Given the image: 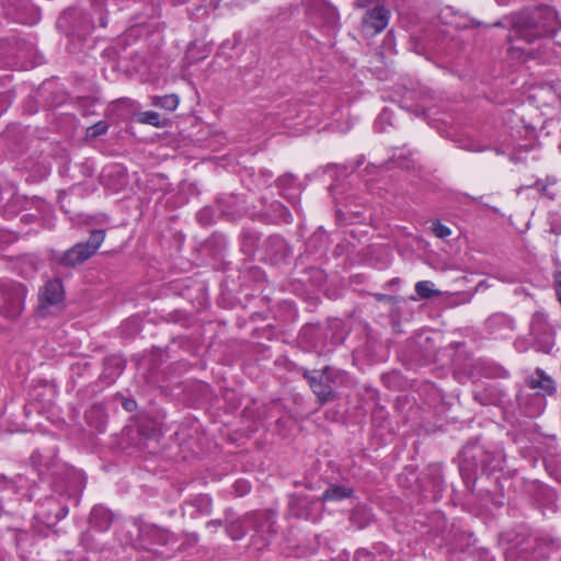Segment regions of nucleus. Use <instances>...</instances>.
Listing matches in <instances>:
<instances>
[{
	"mask_svg": "<svg viewBox=\"0 0 561 561\" xmlns=\"http://www.w3.org/2000/svg\"><path fill=\"white\" fill-rule=\"evenodd\" d=\"M482 462V474L491 476L497 470H502L504 462V454L502 449L497 447L484 446V455L481 460Z\"/></svg>",
	"mask_w": 561,
	"mask_h": 561,
	"instance_id": "28",
	"label": "nucleus"
},
{
	"mask_svg": "<svg viewBox=\"0 0 561 561\" xmlns=\"http://www.w3.org/2000/svg\"><path fill=\"white\" fill-rule=\"evenodd\" d=\"M260 220L268 225L290 224L293 216L289 209L279 201L263 202Z\"/></svg>",
	"mask_w": 561,
	"mask_h": 561,
	"instance_id": "21",
	"label": "nucleus"
},
{
	"mask_svg": "<svg viewBox=\"0 0 561 561\" xmlns=\"http://www.w3.org/2000/svg\"><path fill=\"white\" fill-rule=\"evenodd\" d=\"M220 213L225 216H229L234 218L238 214V210L231 207L230 205L226 208L225 203L222 201L219 202Z\"/></svg>",
	"mask_w": 561,
	"mask_h": 561,
	"instance_id": "53",
	"label": "nucleus"
},
{
	"mask_svg": "<svg viewBox=\"0 0 561 561\" xmlns=\"http://www.w3.org/2000/svg\"><path fill=\"white\" fill-rule=\"evenodd\" d=\"M259 176L262 179L264 185H268L273 178V173L268 170L263 169L259 171Z\"/></svg>",
	"mask_w": 561,
	"mask_h": 561,
	"instance_id": "56",
	"label": "nucleus"
},
{
	"mask_svg": "<svg viewBox=\"0 0 561 561\" xmlns=\"http://www.w3.org/2000/svg\"><path fill=\"white\" fill-rule=\"evenodd\" d=\"M275 365L279 368H283L289 373H295L301 375L304 378V370H309L306 367L299 366L296 362L291 360L289 357L282 355L277 357L275 360Z\"/></svg>",
	"mask_w": 561,
	"mask_h": 561,
	"instance_id": "40",
	"label": "nucleus"
},
{
	"mask_svg": "<svg viewBox=\"0 0 561 561\" xmlns=\"http://www.w3.org/2000/svg\"><path fill=\"white\" fill-rule=\"evenodd\" d=\"M385 387L394 391H402L408 387V379L399 370L383 373L380 377Z\"/></svg>",
	"mask_w": 561,
	"mask_h": 561,
	"instance_id": "32",
	"label": "nucleus"
},
{
	"mask_svg": "<svg viewBox=\"0 0 561 561\" xmlns=\"http://www.w3.org/2000/svg\"><path fill=\"white\" fill-rule=\"evenodd\" d=\"M233 486L238 496H243L248 494L251 490L250 483L245 480L236 481Z\"/></svg>",
	"mask_w": 561,
	"mask_h": 561,
	"instance_id": "50",
	"label": "nucleus"
},
{
	"mask_svg": "<svg viewBox=\"0 0 561 561\" xmlns=\"http://www.w3.org/2000/svg\"><path fill=\"white\" fill-rule=\"evenodd\" d=\"M530 347L538 353L550 354L556 344V331L547 313L536 311L529 324Z\"/></svg>",
	"mask_w": 561,
	"mask_h": 561,
	"instance_id": "10",
	"label": "nucleus"
},
{
	"mask_svg": "<svg viewBox=\"0 0 561 561\" xmlns=\"http://www.w3.org/2000/svg\"><path fill=\"white\" fill-rule=\"evenodd\" d=\"M198 542V535L196 533L185 534V539L183 545H187L188 547H194Z\"/></svg>",
	"mask_w": 561,
	"mask_h": 561,
	"instance_id": "55",
	"label": "nucleus"
},
{
	"mask_svg": "<svg viewBox=\"0 0 561 561\" xmlns=\"http://www.w3.org/2000/svg\"><path fill=\"white\" fill-rule=\"evenodd\" d=\"M409 403H410V400H409L408 396H401V397L397 398L394 407L398 410H400L402 405L409 404Z\"/></svg>",
	"mask_w": 561,
	"mask_h": 561,
	"instance_id": "58",
	"label": "nucleus"
},
{
	"mask_svg": "<svg viewBox=\"0 0 561 561\" xmlns=\"http://www.w3.org/2000/svg\"><path fill=\"white\" fill-rule=\"evenodd\" d=\"M227 514H229V511L225 512L224 518L211 519L207 522L206 528L213 529V531H216L219 527H224L226 529Z\"/></svg>",
	"mask_w": 561,
	"mask_h": 561,
	"instance_id": "51",
	"label": "nucleus"
},
{
	"mask_svg": "<svg viewBox=\"0 0 561 561\" xmlns=\"http://www.w3.org/2000/svg\"><path fill=\"white\" fill-rule=\"evenodd\" d=\"M151 104L156 107L172 112L179 105V96L176 94L154 96Z\"/></svg>",
	"mask_w": 561,
	"mask_h": 561,
	"instance_id": "39",
	"label": "nucleus"
},
{
	"mask_svg": "<svg viewBox=\"0 0 561 561\" xmlns=\"http://www.w3.org/2000/svg\"><path fill=\"white\" fill-rule=\"evenodd\" d=\"M389 18L390 11L385 5L377 3L364 14L362 22L363 32L367 36L380 33L387 27Z\"/></svg>",
	"mask_w": 561,
	"mask_h": 561,
	"instance_id": "20",
	"label": "nucleus"
},
{
	"mask_svg": "<svg viewBox=\"0 0 561 561\" xmlns=\"http://www.w3.org/2000/svg\"><path fill=\"white\" fill-rule=\"evenodd\" d=\"M195 387L201 392H207L209 390L208 386L203 382L196 383Z\"/></svg>",
	"mask_w": 561,
	"mask_h": 561,
	"instance_id": "61",
	"label": "nucleus"
},
{
	"mask_svg": "<svg viewBox=\"0 0 561 561\" xmlns=\"http://www.w3.org/2000/svg\"><path fill=\"white\" fill-rule=\"evenodd\" d=\"M324 512V505L320 495L307 492H298L289 495L288 514L290 517L305 519L312 523L318 522Z\"/></svg>",
	"mask_w": 561,
	"mask_h": 561,
	"instance_id": "12",
	"label": "nucleus"
},
{
	"mask_svg": "<svg viewBox=\"0 0 561 561\" xmlns=\"http://www.w3.org/2000/svg\"><path fill=\"white\" fill-rule=\"evenodd\" d=\"M379 0H356L355 4L359 8L368 7L370 3L378 2Z\"/></svg>",
	"mask_w": 561,
	"mask_h": 561,
	"instance_id": "59",
	"label": "nucleus"
},
{
	"mask_svg": "<svg viewBox=\"0 0 561 561\" xmlns=\"http://www.w3.org/2000/svg\"><path fill=\"white\" fill-rule=\"evenodd\" d=\"M415 293L422 299H431L440 295V291L433 288L430 280H420L415 284Z\"/></svg>",
	"mask_w": 561,
	"mask_h": 561,
	"instance_id": "41",
	"label": "nucleus"
},
{
	"mask_svg": "<svg viewBox=\"0 0 561 561\" xmlns=\"http://www.w3.org/2000/svg\"><path fill=\"white\" fill-rule=\"evenodd\" d=\"M304 379L321 405L339 399V389L354 387L348 371L331 365L321 369L304 370Z\"/></svg>",
	"mask_w": 561,
	"mask_h": 561,
	"instance_id": "4",
	"label": "nucleus"
},
{
	"mask_svg": "<svg viewBox=\"0 0 561 561\" xmlns=\"http://www.w3.org/2000/svg\"><path fill=\"white\" fill-rule=\"evenodd\" d=\"M398 358L408 369L427 366L435 358L432 339L423 335L408 339L400 346Z\"/></svg>",
	"mask_w": 561,
	"mask_h": 561,
	"instance_id": "5",
	"label": "nucleus"
},
{
	"mask_svg": "<svg viewBox=\"0 0 561 561\" xmlns=\"http://www.w3.org/2000/svg\"><path fill=\"white\" fill-rule=\"evenodd\" d=\"M549 232L560 236L561 234V218L558 216H551L549 219Z\"/></svg>",
	"mask_w": 561,
	"mask_h": 561,
	"instance_id": "52",
	"label": "nucleus"
},
{
	"mask_svg": "<svg viewBox=\"0 0 561 561\" xmlns=\"http://www.w3.org/2000/svg\"><path fill=\"white\" fill-rule=\"evenodd\" d=\"M497 4L500 5H507L511 0H495Z\"/></svg>",
	"mask_w": 561,
	"mask_h": 561,
	"instance_id": "63",
	"label": "nucleus"
},
{
	"mask_svg": "<svg viewBox=\"0 0 561 561\" xmlns=\"http://www.w3.org/2000/svg\"><path fill=\"white\" fill-rule=\"evenodd\" d=\"M126 368V360L116 354L106 356L103 359V370L100 379L105 385H113Z\"/></svg>",
	"mask_w": 561,
	"mask_h": 561,
	"instance_id": "22",
	"label": "nucleus"
},
{
	"mask_svg": "<svg viewBox=\"0 0 561 561\" xmlns=\"http://www.w3.org/2000/svg\"><path fill=\"white\" fill-rule=\"evenodd\" d=\"M302 282L309 283L311 286L321 287L327 280L325 272L318 266H309L302 271Z\"/></svg>",
	"mask_w": 561,
	"mask_h": 561,
	"instance_id": "34",
	"label": "nucleus"
},
{
	"mask_svg": "<svg viewBox=\"0 0 561 561\" xmlns=\"http://www.w3.org/2000/svg\"><path fill=\"white\" fill-rule=\"evenodd\" d=\"M114 401L119 403L122 408L127 412H135L138 408L135 399L124 397L123 394H117Z\"/></svg>",
	"mask_w": 561,
	"mask_h": 561,
	"instance_id": "47",
	"label": "nucleus"
},
{
	"mask_svg": "<svg viewBox=\"0 0 561 561\" xmlns=\"http://www.w3.org/2000/svg\"><path fill=\"white\" fill-rule=\"evenodd\" d=\"M65 472L66 467L59 461L54 460L47 465L37 461V474L41 482L47 481L59 492L57 497L54 495L45 496L37 503V522H41L47 528L56 526L68 514V506L62 501L65 496L61 494L65 484Z\"/></svg>",
	"mask_w": 561,
	"mask_h": 561,
	"instance_id": "2",
	"label": "nucleus"
},
{
	"mask_svg": "<svg viewBox=\"0 0 561 561\" xmlns=\"http://www.w3.org/2000/svg\"><path fill=\"white\" fill-rule=\"evenodd\" d=\"M393 551L383 542H377L371 546L370 549H358L355 552V561H390L392 559Z\"/></svg>",
	"mask_w": 561,
	"mask_h": 561,
	"instance_id": "25",
	"label": "nucleus"
},
{
	"mask_svg": "<svg viewBox=\"0 0 561 561\" xmlns=\"http://www.w3.org/2000/svg\"><path fill=\"white\" fill-rule=\"evenodd\" d=\"M26 287L18 282L10 279L0 280V316L14 320L24 309L26 297Z\"/></svg>",
	"mask_w": 561,
	"mask_h": 561,
	"instance_id": "8",
	"label": "nucleus"
},
{
	"mask_svg": "<svg viewBox=\"0 0 561 561\" xmlns=\"http://www.w3.org/2000/svg\"><path fill=\"white\" fill-rule=\"evenodd\" d=\"M484 445L478 440L468 442L459 454V473L468 489L472 488L479 474L482 476Z\"/></svg>",
	"mask_w": 561,
	"mask_h": 561,
	"instance_id": "9",
	"label": "nucleus"
},
{
	"mask_svg": "<svg viewBox=\"0 0 561 561\" xmlns=\"http://www.w3.org/2000/svg\"><path fill=\"white\" fill-rule=\"evenodd\" d=\"M391 115L392 113L388 110V108H383L379 115L377 116V119L375 122V127L378 131H383L385 130V125L386 124H391L390 119H391Z\"/></svg>",
	"mask_w": 561,
	"mask_h": 561,
	"instance_id": "49",
	"label": "nucleus"
},
{
	"mask_svg": "<svg viewBox=\"0 0 561 561\" xmlns=\"http://www.w3.org/2000/svg\"><path fill=\"white\" fill-rule=\"evenodd\" d=\"M37 213H41L44 215V218H43V224L42 226L44 228H47V229H50L54 227V214H53V210L49 206L47 205H42V203H39V198H37Z\"/></svg>",
	"mask_w": 561,
	"mask_h": 561,
	"instance_id": "44",
	"label": "nucleus"
},
{
	"mask_svg": "<svg viewBox=\"0 0 561 561\" xmlns=\"http://www.w3.org/2000/svg\"><path fill=\"white\" fill-rule=\"evenodd\" d=\"M3 194L0 190V209L3 210V215L7 217L15 216L21 209H23L27 201L21 195H12L10 199L2 206Z\"/></svg>",
	"mask_w": 561,
	"mask_h": 561,
	"instance_id": "33",
	"label": "nucleus"
},
{
	"mask_svg": "<svg viewBox=\"0 0 561 561\" xmlns=\"http://www.w3.org/2000/svg\"><path fill=\"white\" fill-rule=\"evenodd\" d=\"M262 234L254 228L244 227L239 234L240 250L249 257L254 256L261 243Z\"/></svg>",
	"mask_w": 561,
	"mask_h": 561,
	"instance_id": "27",
	"label": "nucleus"
},
{
	"mask_svg": "<svg viewBox=\"0 0 561 561\" xmlns=\"http://www.w3.org/2000/svg\"><path fill=\"white\" fill-rule=\"evenodd\" d=\"M293 254V247L280 234H271L262 247V260L271 265L286 262Z\"/></svg>",
	"mask_w": 561,
	"mask_h": 561,
	"instance_id": "16",
	"label": "nucleus"
},
{
	"mask_svg": "<svg viewBox=\"0 0 561 561\" xmlns=\"http://www.w3.org/2000/svg\"><path fill=\"white\" fill-rule=\"evenodd\" d=\"M114 520L113 512L102 504L94 505L90 512L89 525L92 529L104 533L107 531Z\"/></svg>",
	"mask_w": 561,
	"mask_h": 561,
	"instance_id": "24",
	"label": "nucleus"
},
{
	"mask_svg": "<svg viewBox=\"0 0 561 561\" xmlns=\"http://www.w3.org/2000/svg\"><path fill=\"white\" fill-rule=\"evenodd\" d=\"M374 297L379 302H393L394 301V297L391 295L377 293V294H374Z\"/></svg>",
	"mask_w": 561,
	"mask_h": 561,
	"instance_id": "57",
	"label": "nucleus"
},
{
	"mask_svg": "<svg viewBox=\"0 0 561 561\" xmlns=\"http://www.w3.org/2000/svg\"><path fill=\"white\" fill-rule=\"evenodd\" d=\"M108 127L110 126L106 121H99L98 123L87 128L85 136L89 139H96L98 137L105 135L108 130Z\"/></svg>",
	"mask_w": 561,
	"mask_h": 561,
	"instance_id": "42",
	"label": "nucleus"
},
{
	"mask_svg": "<svg viewBox=\"0 0 561 561\" xmlns=\"http://www.w3.org/2000/svg\"><path fill=\"white\" fill-rule=\"evenodd\" d=\"M432 231L439 239H446L451 234L450 228L444 225L440 220L433 221Z\"/></svg>",
	"mask_w": 561,
	"mask_h": 561,
	"instance_id": "46",
	"label": "nucleus"
},
{
	"mask_svg": "<svg viewBox=\"0 0 561 561\" xmlns=\"http://www.w3.org/2000/svg\"><path fill=\"white\" fill-rule=\"evenodd\" d=\"M140 122L154 127H162L164 125L163 122L161 121L160 114L154 111L144 112L141 114Z\"/></svg>",
	"mask_w": 561,
	"mask_h": 561,
	"instance_id": "45",
	"label": "nucleus"
},
{
	"mask_svg": "<svg viewBox=\"0 0 561 561\" xmlns=\"http://www.w3.org/2000/svg\"><path fill=\"white\" fill-rule=\"evenodd\" d=\"M484 329L495 340L511 339L516 330L513 317L503 312L491 314L484 321Z\"/></svg>",
	"mask_w": 561,
	"mask_h": 561,
	"instance_id": "18",
	"label": "nucleus"
},
{
	"mask_svg": "<svg viewBox=\"0 0 561 561\" xmlns=\"http://www.w3.org/2000/svg\"><path fill=\"white\" fill-rule=\"evenodd\" d=\"M505 397L506 393L503 390L491 385L473 394L474 400L482 405L497 404L502 402Z\"/></svg>",
	"mask_w": 561,
	"mask_h": 561,
	"instance_id": "31",
	"label": "nucleus"
},
{
	"mask_svg": "<svg viewBox=\"0 0 561 561\" xmlns=\"http://www.w3.org/2000/svg\"><path fill=\"white\" fill-rule=\"evenodd\" d=\"M65 299V289L62 280L54 278L48 280L41 293L39 305L37 306V317H46L49 307L59 308Z\"/></svg>",
	"mask_w": 561,
	"mask_h": 561,
	"instance_id": "17",
	"label": "nucleus"
},
{
	"mask_svg": "<svg viewBox=\"0 0 561 561\" xmlns=\"http://www.w3.org/2000/svg\"><path fill=\"white\" fill-rule=\"evenodd\" d=\"M251 409L249 407H247L244 410H243V413L245 414V417H248V414L250 413Z\"/></svg>",
	"mask_w": 561,
	"mask_h": 561,
	"instance_id": "64",
	"label": "nucleus"
},
{
	"mask_svg": "<svg viewBox=\"0 0 561 561\" xmlns=\"http://www.w3.org/2000/svg\"><path fill=\"white\" fill-rule=\"evenodd\" d=\"M420 488L424 499L438 501L444 489V477L439 467L430 466L420 480Z\"/></svg>",
	"mask_w": 561,
	"mask_h": 561,
	"instance_id": "19",
	"label": "nucleus"
},
{
	"mask_svg": "<svg viewBox=\"0 0 561 561\" xmlns=\"http://www.w3.org/2000/svg\"><path fill=\"white\" fill-rule=\"evenodd\" d=\"M215 210L210 206L203 207L196 214V219L202 226H210L215 222Z\"/></svg>",
	"mask_w": 561,
	"mask_h": 561,
	"instance_id": "43",
	"label": "nucleus"
},
{
	"mask_svg": "<svg viewBox=\"0 0 561 561\" xmlns=\"http://www.w3.org/2000/svg\"><path fill=\"white\" fill-rule=\"evenodd\" d=\"M105 239L104 229H93L87 241L78 242L56 257L57 264L75 267L92 257Z\"/></svg>",
	"mask_w": 561,
	"mask_h": 561,
	"instance_id": "7",
	"label": "nucleus"
},
{
	"mask_svg": "<svg viewBox=\"0 0 561 561\" xmlns=\"http://www.w3.org/2000/svg\"><path fill=\"white\" fill-rule=\"evenodd\" d=\"M354 494V489L344 484H330L328 489L320 494L322 504L325 502H341L350 499Z\"/></svg>",
	"mask_w": 561,
	"mask_h": 561,
	"instance_id": "30",
	"label": "nucleus"
},
{
	"mask_svg": "<svg viewBox=\"0 0 561 561\" xmlns=\"http://www.w3.org/2000/svg\"><path fill=\"white\" fill-rule=\"evenodd\" d=\"M400 282V279L398 277L396 278H392L391 280H389L386 286L389 287V286H393L396 284H398Z\"/></svg>",
	"mask_w": 561,
	"mask_h": 561,
	"instance_id": "62",
	"label": "nucleus"
},
{
	"mask_svg": "<svg viewBox=\"0 0 561 561\" xmlns=\"http://www.w3.org/2000/svg\"><path fill=\"white\" fill-rule=\"evenodd\" d=\"M482 371L486 378L506 379L510 377V371L496 363L484 364Z\"/></svg>",
	"mask_w": 561,
	"mask_h": 561,
	"instance_id": "38",
	"label": "nucleus"
},
{
	"mask_svg": "<svg viewBox=\"0 0 561 561\" xmlns=\"http://www.w3.org/2000/svg\"><path fill=\"white\" fill-rule=\"evenodd\" d=\"M276 186L279 190V194L287 198L293 205L297 202L298 193L300 192V183L295 174L285 173L278 176Z\"/></svg>",
	"mask_w": 561,
	"mask_h": 561,
	"instance_id": "26",
	"label": "nucleus"
},
{
	"mask_svg": "<svg viewBox=\"0 0 561 561\" xmlns=\"http://www.w3.org/2000/svg\"><path fill=\"white\" fill-rule=\"evenodd\" d=\"M522 551L529 552L537 558H549L561 550V538L548 531L536 530L519 542Z\"/></svg>",
	"mask_w": 561,
	"mask_h": 561,
	"instance_id": "13",
	"label": "nucleus"
},
{
	"mask_svg": "<svg viewBox=\"0 0 561 561\" xmlns=\"http://www.w3.org/2000/svg\"><path fill=\"white\" fill-rule=\"evenodd\" d=\"M250 529L254 536L267 545L277 534V513L274 510H261L249 513Z\"/></svg>",
	"mask_w": 561,
	"mask_h": 561,
	"instance_id": "14",
	"label": "nucleus"
},
{
	"mask_svg": "<svg viewBox=\"0 0 561 561\" xmlns=\"http://www.w3.org/2000/svg\"><path fill=\"white\" fill-rule=\"evenodd\" d=\"M256 402H253V405L259 411L257 416H253L252 421H263L266 419H274L275 421H283V403L279 399L273 400L267 404H262L261 407H256Z\"/></svg>",
	"mask_w": 561,
	"mask_h": 561,
	"instance_id": "29",
	"label": "nucleus"
},
{
	"mask_svg": "<svg viewBox=\"0 0 561 561\" xmlns=\"http://www.w3.org/2000/svg\"><path fill=\"white\" fill-rule=\"evenodd\" d=\"M185 505L194 507L198 514L209 515L213 510V500L208 494H198L186 501Z\"/></svg>",
	"mask_w": 561,
	"mask_h": 561,
	"instance_id": "35",
	"label": "nucleus"
},
{
	"mask_svg": "<svg viewBox=\"0 0 561 561\" xmlns=\"http://www.w3.org/2000/svg\"><path fill=\"white\" fill-rule=\"evenodd\" d=\"M96 21L100 27H106L107 10L104 0H94L89 12L78 8L66 9L56 25L67 37L84 39L95 28Z\"/></svg>",
	"mask_w": 561,
	"mask_h": 561,
	"instance_id": "3",
	"label": "nucleus"
},
{
	"mask_svg": "<svg viewBox=\"0 0 561 561\" xmlns=\"http://www.w3.org/2000/svg\"><path fill=\"white\" fill-rule=\"evenodd\" d=\"M557 183V179L554 176H546V179H538L531 185H528V188H535L537 192L549 199H554L556 193L551 192L550 186Z\"/></svg>",
	"mask_w": 561,
	"mask_h": 561,
	"instance_id": "37",
	"label": "nucleus"
},
{
	"mask_svg": "<svg viewBox=\"0 0 561 561\" xmlns=\"http://www.w3.org/2000/svg\"><path fill=\"white\" fill-rule=\"evenodd\" d=\"M543 493L547 497H549L551 500L552 503H554L556 501V494L554 492L551 490V489H546L543 490Z\"/></svg>",
	"mask_w": 561,
	"mask_h": 561,
	"instance_id": "60",
	"label": "nucleus"
},
{
	"mask_svg": "<svg viewBox=\"0 0 561 561\" xmlns=\"http://www.w3.org/2000/svg\"><path fill=\"white\" fill-rule=\"evenodd\" d=\"M22 264L21 273L24 275H32L35 272V262L32 255L24 254L20 257Z\"/></svg>",
	"mask_w": 561,
	"mask_h": 561,
	"instance_id": "48",
	"label": "nucleus"
},
{
	"mask_svg": "<svg viewBox=\"0 0 561 561\" xmlns=\"http://www.w3.org/2000/svg\"><path fill=\"white\" fill-rule=\"evenodd\" d=\"M525 382L529 388L538 390L525 404V414L528 417H537L546 408V396H553L557 392V383L541 368H536Z\"/></svg>",
	"mask_w": 561,
	"mask_h": 561,
	"instance_id": "6",
	"label": "nucleus"
},
{
	"mask_svg": "<svg viewBox=\"0 0 561 561\" xmlns=\"http://www.w3.org/2000/svg\"><path fill=\"white\" fill-rule=\"evenodd\" d=\"M250 522L249 513L234 517L229 511L225 533L233 541L241 540L250 530Z\"/></svg>",
	"mask_w": 561,
	"mask_h": 561,
	"instance_id": "23",
	"label": "nucleus"
},
{
	"mask_svg": "<svg viewBox=\"0 0 561 561\" xmlns=\"http://www.w3.org/2000/svg\"><path fill=\"white\" fill-rule=\"evenodd\" d=\"M558 28V12L553 8L527 9L512 16L507 41L511 49L520 51L528 58H535V49L527 46L554 36Z\"/></svg>",
	"mask_w": 561,
	"mask_h": 561,
	"instance_id": "1",
	"label": "nucleus"
},
{
	"mask_svg": "<svg viewBox=\"0 0 561 561\" xmlns=\"http://www.w3.org/2000/svg\"><path fill=\"white\" fill-rule=\"evenodd\" d=\"M135 525L138 528L139 541L144 549L153 550L154 547L165 546L172 538V534L168 529L145 523L140 518L136 519Z\"/></svg>",
	"mask_w": 561,
	"mask_h": 561,
	"instance_id": "15",
	"label": "nucleus"
},
{
	"mask_svg": "<svg viewBox=\"0 0 561 561\" xmlns=\"http://www.w3.org/2000/svg\"><path fill=\"white\" fill-rule=\"evenodd\" d=\"M351 525L357 530L366 528L371 523L370 513L364 507H355L350 515Z\"/></svg>",
	"mask_w": 561,
	"mask_h": 561,
	"instance_id": "36",
	"label": "nucleus"
},
{
	"mask_svg": "<svg viewBox=\"0 0 561 561\" xmlns=\"http://www.w3.org/2000/svg\"><path fill=\"white\" fill-rule=\"evenodd\" d=\"M306 14L310 22L318 28L330 34L340 27V14L337 9L327 0H302Z\"/></svg>",
	"mask_w": 561,
	"mask_h": 561,
	"instance_id": "11",
	"label": "nucleus"
},
{
	"mask_svg": "<svg viewBox=\"0 0 561 561\" xmlns=\"http://www.w3.org/2000/svg\"><path fill=\"white\" fill-rule=\"evenodd\" d=\"M553 286L556 290V296L558 299L561 298V272H556L553 275Z\"/></svg>",
	"mask_w": 561,
	"mask_h": 561,
	"instance_id": "54",
	"label": "nucleus"
}]
</instances>
